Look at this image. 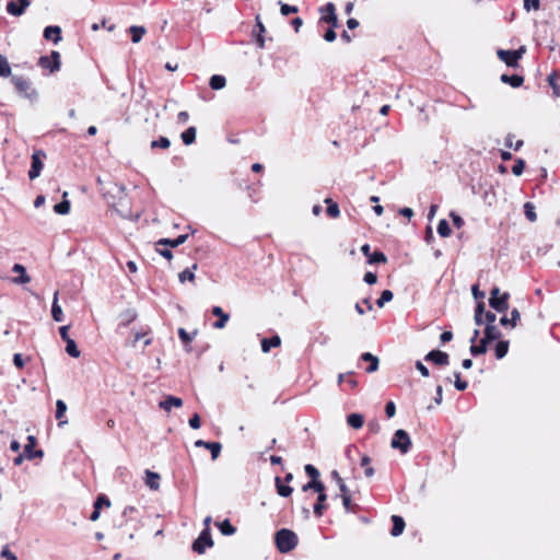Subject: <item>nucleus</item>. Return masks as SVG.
<instances>
[{"label":"nucleus","mask_w":560,"mask_h":560,"mask_svg":"<svg viewBox=\"0 0 560 560\" xmlns=\"http://www.w3.org/2000/svg\"><path fill=\"white\" fill-rule=\"evenodd\" d=\"M298 536L290 529H280L276 534V545L280 552H289L295 548Z\"/></svg>","instance_id":"1"},{"label":"nucleus","mask_w":560,"mask_h":560,"mask_svg":"<svg viewBox=\"0 0 560 560\" xmlns=\"http://www.w3.org/2000/svg\"><path fill=\"white\" fill-rule=\"evenodd\" d=\"M390 446L395 450H399L401 454H407L411 446L409 434L402 429L397 430L394 433Z\"/></svg>","instance_id":"2"},{"label":"nucleus","mask_w":560,"mask_h":560,"mask_svg":"<svg viewBox=\"0 0 560 560\" xmlns=\"http://www.w3.org/2000/svg\"><path fill=\"white\" fill-rule=\"evenodd\" d=\"M213 546L210 530L203 529L198 538L192 544V550L199 555H202L207 548Z\"/></svg>","instance_id":"3"},{"label":"nucleus","mask_w":560,"mask_h":560,"mask_svg":"<svg viewBox=\"0 0 560 560\" xmlns=\"http://www.w3.org/2000/svg\"><path fill=\"white\" fill-rule=\"evenodd\" d=\"M320 21L330 24L332 27L338 26V19L336 14V7L334 3L328 2L325 7L319 8Z\"/></svg>","instance_id":"4"},{"label":"nucleus","mask_w":560,"mask_h":560,"mask_svg":"<svg viewBox=\"0 0 560 560\" xmlns=\"http://www.w3.org/2000/svg\"><path fill=\"white\" fill-rule=\"evenodd\" d=\"M45 158V153L43 151H35L32 154V166L28 172L30 179H35L40 175V172L43 170L44 163L43 159Z\"/></svg>","instance_id":"5"},{"label":"nucleus","mask_w":560,"mask_h":560,"mask_svg":"<svg viewBox=\"0 0 560 560\" xmlns=\"http://www.w3.org/2000/svg\"><path fill=\"white\" fill-rule=\"evenodd\" d=\"M30 4V0H10L7 3V12L13 16H21Z\"/></svg>","instance_id":"6"},{"label":"nucleus","mask_w":560,"mask_h":560,"mask_svg":"<svg viewBox=\"0 0 560 560\" xmlns=\"http://www.w3.org/2000/svg\"><path fill=\"white\" fill-rule=\"evenodd\" d=\"M39 66L43 68H47L50 72L57 71L60 68V54L58 51H52L51 55L43 56L39 58Z\"/></svg>","instance_id":"7"},{"label":"nucleus","mask_w":560,"mask_h":560,"mask_svg":"<svg viewBox=\"0 0 560 560\" xmlns=\"http://www.w3.org/2000/svg\"><path fill=\"white\" fill-rule=\"evenodd\" d=\"M11 81L16 90L20 93H23L26 97L31 98L32 96L36 95L35 90L31 89V83L27 80L21 77H13Z\"/></svg>","instance_id":"8"},{"label":"nucleus","mask_w":560,"mask_h":560,"mask_svg":"<svg viewBox=\"0 0 560 560\" xmlns=\"http://www.w3.org/2000/svg\"><path fill=\"white\" fill-rule=\"evenodd\" d=\"M361 252L368 258L369 264H377V262H386V256L381 252L371 253V247L369 244H364L361 247Z\"/></svg>","instance_id":"9"},{"label":"nucleus","mask_w":560,"mask_h":560,"mask_svg":"<svg viewBox=\"0 0 560 560\" xmlns=\"http://www.w3.org/2000/svg\"><path fill=\"white\" fill-rule=\"evenodd\" d=\"M424 360L432 361L439 365H447L448 364V354L446 352H442L439 350H432L425 355Z\"/></svg>","instance_id":"10"},{"label":"nucleus","mask_w":560,"mask_h":560,"mask_svg":"<svg viewBox=\"0 0 560 560\" xmlns=\"http://www.w3.org/2000/svg\"><path fill=\"white\" fill-rule=\"evenodd\" d=\"M196 447H205L211 452L212 459H217L221 452V444L218 442H206L202 440H198L195 442Z\"/></svg>","instance_id":"11"},{"label":"nucleus","mask_w":560,"mask_h":560,"mask_svg":"<svg viewBox=\"0 0 560 560\" xmlns=\"http://www.w3.org/2000/svg\"><path fill=\"white\" fill-rule=\"evenodd\" d=\"M212 314L218 317V320L213 324L215 329H223L230 319V315L225 313L220 306L212 307Z\"/></svg>","instance_id":"12"},{"label":"nucleus","mask_w":560,"mask_h":560,"mask_svg":"<svg viewBox=\"0 0 560 560\" xmlns=\"http://www.w3.org/2000/svg\"><path fill=\"white\" fill-rule=\"evenodd\" d=\"M509 293H503L498 299H489V304L498 312H505L509 308Z\"/></svg>","instance_id":"13"},{"label":"nucleus","mask_w":560,"mask_h":560,"mask_svg":"<svg viewBox=\"0 0 560 560\" xmlns=\"http://www.w3.org/2000/svg\"><path fill=\"white\" fill-rule=\"evenodd\" d=\"M12 271L19 273L18 278L13 279V282L16 284H26L31 281L30 276L26 273V269L23 265L15 264L12 267Z\"/></svg>","instance_id":"14"},{"label":"nucleus","mask_w":560,"mask_h":560,"mask_svg":"<svg viewBox=\"0 0 560 560\" xmlns=\"http://www.w3.org/2000/svg\"><path fill=\"white\" fill-rule=\"evenodd\" d=\"M183 406V400L179 397L167 396L166 399L160 401L159 407L165 411H170L172 407L179 408Z\"/></svg>","instance_id":"15"},{"label":"nucleus","mask_w":560,"mask_h":560,"mask_svg":"<svg viewBox=\"0 0 560 560\" xmlns=\"http://www.w3.org/2000/svg\"><path fill=\"white\" fill-rule=\"evenodd\" d=\"M61 28L59 26H47L44 30V37L47 40H52L55 44L61 40Z\"/></svg>","instance_id":"16"},{"label":"nucleus","mask_w":560,"mask_h":560,"mask_svg":"<svg viewBox=\"0 0 560 560\" xmlns=\"http://www.w3.org/2000/svg\"><path fill=\"white\" fill-rule=\"evenodd\" d=\"M58 295H59V292L56 291L54 294V299H52L51 316L55 322H62L63 320V311L58 303Z\"/></svg>","instance_id":"17"},{"label":"nucleus","mask_w":560,"mask_h":560,"mask_svg":"<svg viewBox=\"0 0 560 560\" xmlns=\"http://www.w3.org/2000/svg\"><path fill=\"white\" fill-rule=\"evenodd\" d=\"M498 57L500 60L506 63L509 67H517L518 61L516 60L515 56L513 55L512 50H498Z\"/></svg>","instance_id":"18"},{"label":"nucleus","mask_w":560,"mask_h":560,"mask_svg":"<svg viewBox=\"0 0 560 560\" xmlns=\"http://www.w3.org/2000/svg\"><path fill=\"white\" fill-rule=\"evenodd\" d=\"M501 337V331L495 325H487L485 328V337L481 340H486V343L497 340Z\"/></svg>","instance_id":"19"},{"label":"nucleus","mask_w":560,"mask_h":560,"mask_svg":"<svg viewBox=\"0 0 560 560\" xmlns=\"http://www.w3.org/2000/svg\"><path fill=\"white\" fill-rule=\"evenodd\" d=\"M145 485L151 490H158L160 488V475L151 470H145Z\"/></svg>","instance_id":"20"},{"label":"nucleus","mask_w":560,"mask_h":560,"mask_svg":"<svg viewBox=\"0 0 560 560\" xmlns=\"http://www.w3.org/2000/svg\"><path fill=\"white\" fill-rule=\"evenodd\" d=\"M392 521H393L392 535L394 537H397L400 534H402V532L405 529V522H404L402 517H400L398 515H393Z\"/></svg>","instance_id":"21"},{"label":"nucleus","mask_w":560,"mask_h":560,"mask_svg":"<svg viewBox=\"0 0 560 560\" xmlns=\"http://www.w3.org/2000/svg\"><path fill=\"white\" fill-rule=\"evenodd\" d=\"M363 361H369L370 365L366 368L368 373H373L378 369V359L370 352H365L361 355Z\"/></svg>","instance_id":"22"},{"label":"nucleus","mask_w":560,"mask_h":560,"mask_svg":"<svg viewBox=\"0 0 560 560\" xmlns=\"http://www.w3.org/2000/svg\"><path fill=\"white\" fill-rule=\"evenodd\" d=\"M347 423L358 430V429H361L363 423H364V418L361 413H350L348 417H347Z\"/></svg>","instance_id":"23"},{"label":"nucleus","mask_w":560,"mask_h":560,"mask_svg":"<svg viewBox=\"0 0 560 560\" xmlns=\"http://www.w3.org/2000/svg\"><path fill=\"white\" fill-rule=\"evenodd\" d=\"M280 343H281V339L279 336H273L270 339L265 338L261 340V350H262V352L267 353L270 351V349L272 347H275V348L279 347Z\"/></svg>","instance_id":"24"},{"label":"nucleus","mask_w":560,"mask_h":560,"mask_svg":"<svg viewBox=\"0 0 560 560\" xmlns=\"http://www.w3.org/2000/svg\"><path fill=\"white\" fill-rule=\"evenodd\" d=\"M187 237H188L187 234H182L178 237H176L175 240L162 238L159 241L158 245H168L171 247H177V246L184 244L186 242Z\"/></svg>","instance_id":"25"},{"label":"nucleus","mask_w":560,"mask_h":560,"mask_svg":"<svg viewBox=\"0 0 560 560\" xmlns=\"http://www.w3.org/2000/svg\"><path fill=\"white\" fill-rule=\"evenodd\" d=\"M196 132H197V130H196L195 127H189L188 129H186L180 135V138H182L183 142L186 145L192 144L195 142V140H196Z\"/></svg>","instance_id":"26"},{"label":"nucleus","mask_w":560,"mask_h":560,"mask_svg":"<svg viewBox=\"0 0 560 560\" xmlns=\"http://www.w3.org/2000/svg\"><path fill=\"white\" fill-rule=\"evenodd\" d=\"M209 84L212 90H221L225 86L226 80L223 75L214 74L210 78Z\"/></svg>","instance_id":"27"},{"label":"nucleus","mask_w":560,"mask_h":560,"mask_svg":"<svg viewBox=\"0 0 560 560\" xmlns=\"http://www.w3.org/2000/svg\"><path fill=\"white\" fill-rule=\"evenodd\" d=\"M68 192L63 194V200L54 207V210L58 214H68L70 211V202L66 199Z\"/></svg>","instance_id":"28"},{"label":"nucleus","mask_w":560,"mask_h":560,"mask_svg":"<svg viewBox=\"0 0 560 560\" xmlns=\"http://www.w3.org/2000/svg\"><path fill=\"white\" fill-rule=\"evenodd\" d=\"M66 411H67V405L65 404L63 400L58 399L57 402H56V418L58 420H60L59 424L67 423V420H62V418L65 417Z\"/></svg>","instance_id":"29"},{"label":"nucleus","mask_w":560,"mask_h":560,"mask_svg":"<svg viewBox=\"0 0 560 560\" xmlns=\"http://www.w3.org/2000/svg\"><path fill=\"white\" fill-rule=\"evenodd\" d=\"M275 481H276L277 492L279 495L287 498L292 493L293 489L289 486L282 485L280 477H276Z\"/></svg>","instance_id":"30"},{"label":"nucleus","mask_w":560,"mask_h":560,"mask_svg":"<svg viewBox=\"0 0 560 560\" xmlns=\"http://www.w3.org/2000/svg\"><path fill=\"white\" fill-rule=\"evenodd\" d=\"M501 81L504 82V83H509L511 84L513 88H518L522 85L523 83V78L520 77V75H508V74H502L501 75Z\"/></svg>","instance_id":"31"},{"label":"nucleus","mask_w":560,"mask_h":560,"mask_svg":"<svg viewBox=\"0 0 560 560\" xmlns=\"http://www.w3.org/2000/svg\"><path fill=\"white\" fill-rule=\"evenodd\" d=\"M36 445V439L33 435L27 438V443L24 446V454L27 459H33V452Z\"/></svg>","instance_id":"32"},{"label":"nucleus","mask_w":560,"mask_h":560,"mask_svg":"<svg viewBox=\"0 0 560 560\" xmlns=\"http://www.w3.org/2000/svg\"><path fill=\"white\" fill-rule=\"evenodd\" d=\"M131 39L133 43H139L142 36L145 34V28L143 26H131L130 27Z\"/></svg>","instance_id":"33"},{"label":"nucleus","mask_w":560,"mask_h":560,"mask_svg":"<svg viewBox=\"0 0 560 560\" xmlns=\"http://www.w3.org/2000/svg\"><path fill=\"white\" fill-rule=\"evenodd\" d=\"M197 269V265H192V268L185 269L178 275V279L182 283H184L186 280L192 282L195 280V273L192 270Z\"/></svg>","instance_id":"34"},{"label":"nucleus","mask_w":560,"mask_h":560,"mask_svg":"<svg viewBox=\"0 0 560 560\" xmlns=\"http://www.w3.org/2000/svg\"><path fill=\"white\" fill-rule=\"evenodd\" d=\"M438 233L441 237H448L452 233L450 224L446 220H440L438 224Z\"/></svg>","instance_id":"35"},{"label":"nucleus","mask_w":560,"mask_h":560,"mask_svg":"<svg viewBox=\"0 0 560 560\" xmlns=\"http://www.w3.org/2000/svg\"><path fill=\"white\" fill-rule=\"evenodd\" d=\"M11 74V67L8 59L0 54V77L8 78Z\"/></svg>","instance_id":"36"},{"label":"nucleus","mask_w":560,"mask_h":560,"mask_svg":"<svg viewBox=\"0 0 560 560\" xmlns=\"http://www.w3.org/2000/svg\"><path fill=\"white\" fill-rule=\"evenodd\" d=\"M370 464H371V458L368 455H363L361 457V466L364 467V475L368 478H371L374 476V469H373V467L370 466Z\"/></svg>","instance_id":"37"},{"label":"nucleus","mask_w":560,"mask_h":560,"mask_svg":"<svg viewBox=\"0 0 560 560\" xmlns=\"http://www.w3.org/2000/svg\"><path fill=\"white\" fill-rule=\"evenodd\" d=\"M66 351L72 358H79L80 357V351H79V349L77 347V343H75V341L73 339H70V340L66 341Z\"/></svg>","instance_id":"38"},{"label":"nucleus","mask_w":560,"mask_h":560,"mask_svg":"<svg viewBox=\"0 0 560 560\" xmlns=\"http://www.w3.org/2000/svg\"><path fill=\"white\" fill-rule=\"evenodd\" d=\"M509 350V341H499L495 346V357L502 359L506 355Z\"/></svg>","instance_id":"39"},{"label":"nucleus","mask_w":560,"mask_h":560,"mask_svg":"<svg viewBox=\"0 0 560 560\" xmlns=\"http://www.w3.org/2000/svg\"><path fill=\"white\" fill-rule=\"evenodd\" d=\"M325 202L328 205L327 207V213L331 218H338L340 214L339 207L336 202H334L331 199L327 198Z\"/></svg>","instance_id":"40"},{"label":"nucleus","mask_w":560,"mask_h":560,"mask_svg":"<svg viewBox=\"0 0 560 560\" xmlns=\"http://www.w3.org/2000/svg\"><path fill=\"white\" fill-rule=\"evenodd\" d=\"M524 213L530 222H535L537 220L535 206L532 202H526L524 205Z\"/></svg>","instance_id":"41"},{"label":"nucleus","mask_w":560,"mask_h":560,"mask_svg":"<svg viewBox=\"0 0 560 560\" xmlns=\"http://www.w3.org/2000/svg\"><path fill=\"white\" fill-rule=\"evenodd\" d=\"M313 489L318 492V501H326L325 487L320 480H312Z\"/></svg>","instance_id":"42"},{"label":"nucleus","mask_w":560,"mask_h":560,"mask_svg":"<svg viewBox=\"0 0 560 560\" xmlns=\"http://www.w3.org/2000/svg\"><path fill=\"white\" fill-rule=\"evenodd\" d=\"M218 526L223 535H233L236 530L228 520L218 523Z\"/></svg>","instance_id":"43"},{"label":"nucleus","mask_w":560,"mask_h":560,"mask_svg":"<svg viewBox=\"0 0 560 560\" xmlns=\"http://www.w3.org/2000/svg\"><path fill=\"white\" fill-rule=\"evenodd\" d=\"M487 352V343L486 340H481L480 345L471 343L470 346V353L472 355H479Z\"/></svg>","instance_id":"44"},{"label":"nucleus","mask_w":560,"mask_h":560,"mask_svg":"<svg viewBox=\"0 0 560 560\" xmlns=\"http://www.w3.org/2000/svg\"><path fill=\"white\" fill-rule=\"evenodd\" d=\"M394 298V294L390 290H384L380 296V299L376 301V304L378 307H383L385 303L390 302Z\"/></svg>","instance_id":"45"},{"label":"nucleus","mask_w":560,"mask_h":560,"mask_svg":"<svg viewBox=\"0 0 560 560\" xmlns=\"http://www.w3.org/2000/svg\"><path fill=\"white\" fill-rule=\"evenodd\" d=\"M171 145V141L166 137H161L159 140H153L151 142V148H161V149H167Z\"/></svg>","instance_id":"46"},{"label":"nucleus","mask_w":560,"mask_h":560,"mask_svg":"<svg viewBox=\"0 0 560 560\" xmlns=\"http://www.w3.org/2000/svg\"><path fill=\"white\" fill-rule=\"evenodd\" d=\"M280 4V12L282 15L288 16L289 14L296 13L299 11L298 7L295 5H289L287 3H282L279 1Z\"/></svg>","instance_id":"47"},{"label":"nucleus","mask_w":560,"mask_h":560,"mask_svg":"<svg viewBox=\"0 0 560 560\" xmlns=\"http://www.w3.org/2000/svg\"><path fill=\"white\" fill-rule=\"evenodd\" d=\"M525 167V162L522 159L516 160L515 164L512 167V173L515 176L522 175Z\"/></svg>","instance_id":"48"},{"label":"nucleus","mask_w":560,"mask_h":560,"mask_svg":"<svg viewBox=\"0 0 560 560\" xmlns=\"http://www.w3.org/2000/svg\"><path fill=\"white\" fill-rule=\"evenodd\" d=\"M196 331L192 335H189L184 328L178 329V336L180 340L185 343H189L194 337L196 336Z\"/></svg>","instance_id":"49"},{"label":"nucleus","mask_w":560,"mask_h":560,"mask_svg":"<svg viewBox=\"0 0 560 560\" xmlns=\"http://www.w3.org/2000/svg\"><path fill=\"white\" fill-rule=\"evenodd\" d=\"M305 472L312 478V480H318L319 471L313 465L307 464L305 467Z\"/></svg>","instance_id":"50"},{"label":"nucleus","mask_w":560,"mask_h":560,"mask_svg":"<svg viewBox=\"0 0 560 560\" xmlns=\"http://www.w3.org/2000/svg\"><path fill=\"white\" fill-rule=\"evenodd\" d=\"M540 8V1L539 0H524V9L526 11L538 10Z\"/></svg>","instance_id":"51"},{"label":"nucleus","mask_w":560,"mask_h":560,"mask_svg":"<svg viewBox=\"0 0 560 560\" xmlns=\"http://www.w3.org/2000/svg\"><path fill=\"white\" fill-rule=\"evenodd\" d=\"M454 377H455V387L458 390H465L467 388V382L460 380V373L454 372Z\"/></svg>","instance_id":"52"},{"label":"nucleus","mask_w":560,"mask_h":560,"mask_svg":"<svg viewBox=\"0 0 560 560\" xmlns=\"http://www.w3.org/2000/svg\"><path fill=\"white\" fill-rule=\"evenodd\" d=\"M513 135H508V137L505 138V145L509 147V148H513L514 150H520L521 147L523 145V141L522 140H517L515 142V144L512 143V139H513Z\"/></svg>","instance_id":"53"},{"label":"nucleus","mask_w":560,"mask_h":560,"mask_svg":"<svg viewBox=\"0 0 560 560\" xmlns=\"http://www.w3.org/2000/svg\"><path fill=\"white\" fill-rule=\"evenodd\" d=\"M548 83H549V85L552 88L553 95H555V96H560V86L557 84V82H556V79H555V75H553V74H550V75L548 77Z\"/></svg>","instance_id":"54"},{"label":"nucleus","mask_w":560,"mask_h":560,"mask_svg":"<svg viewBox=\"0 0 560 560\" xmlns=\"http://www.w3.org/2000/svg\"><path fill=\"white\" fill-rule=\"evenodd\" d=\"M103 505L109 506L110 502L105 495H100L94 502V508H96V510H101Z\"/></svg>","instance_id":"55"},{"label":"nucleus","mask_w":560,"mask_h":560,"mask_svg":"<svg viewBox=\"0 0 560 560\" xmlns=\"http://www.w3.org/2000/svg\"><path fill=\"white\" fill-rule=\"evenodd\" d=\"M450 217H451V219L453 221V224L457 229H460L464 225V220L458 214H456L455 212H451Z\"/></svg>","instance_id":"56"},{"label":"nucleus","mask_w":560,"mask_h":560,"mask_svg":"<svg viewBox=\"0 0 560 560\" xmlns=\"http://www.w3.org/2000/svg\"><path fill=\"white\" fill-rule=\"evenodd\" d=\"M385 412L388 418H393L396 413V406L393 401H388L385 407Z\"/></svg>","instance_id":"57"},{"label":"nucleus","mask_w":560,"mask_h":560,"mask_svg":"<svg viewBox=\"0 0 560 560\" xmlns=\"http://www.w3.org/2000/svg\"><path fill=\"white\" fill-rule=\"evenodd\" d=\"M189 425L190 428L197 430L200 428V418H199V415L198 413H195L190 419H189Z\"/></svg>","instance_id":"58"},{"label":"nucleus","mask_w":560,"mask_h":560,"mask_svg":"<svg viewBox=\"0 0 560 560\" xmlns=\"http://www.w3.org/2000/svg\"><path fill=\"white\" fill-rule=\"evenodd\" d=\"M1 557L8 560H18L16 556L8 547H4L2 549Z\"/></svg>","instance_id":"59"},{"label":"nucleus","mask_w":560,"mask_h":560,"mask_svg":"<svg viewBox=\"0 0 560 560\" xmlns=\"http://www.w3.org/2000/svg\"><path fill=\"white\" fill-rule=\"evenodd\" d=\"M325 501H318L315 503L314 505V513L317 515V516H322L323 515V511L324 509L326 508L325 504H324Z\"/></svg>","instance_id":"60"},{"label":"nucleus","mask_w":560,"mask_h":560,"mask_svg":"<svg viewBox=\"0 0 560 560\" xmlns=\"http://www.w3.org/2000/svg\"><path fill=\"white\" fill-rule=\"evenodd\" d=\"M335 27H330L324 35V38L325 40L331 43L336 39L337 35H336V32L334 31Z\"/></svg>","instance_id":"61"},{"label":"nucleus","mask_w":560,"mask_h":560,"mask_svg":"<svg viewBox=\"0 0 560 560\" xmlns=\"http://www.w3.org/2000/svg\"><path fill=\"white\" fill-rule=\"evenodd\" d=\"M342 504L347 512L352 511V504H351V497L350 495H342Z\"/></svg>","instance_id":"62"},{"label":"nucleus","mask_w":560,"mask_h":560,"mask_svg":"<svg viewBox=\"0 0 560 560\" xmlns=\"http://www.w3.org/2000/svg\"><path fill=\"white\" fill-rule=\"evenodd\" d=\"M416 369L421 373L422 376H424V377L429 376V370L427 369L425 365L422 364V362L417 361Z\"/></svg>","instance_id":"63"},{"label":"nucleus","mask_w":560,"mask_h":560,"mask_svg":"<svg viewBox=\"0 0 560 560\" xmlns=\"http://www.w3.org/2000/svg\"><path fill=\"white\" fill-rule=\"evenodd\" d=\"M189 114L187 112H179L177 115V122L184 125L188 121Z\"/></svg>","instance_id":"64"}]
</instances>
